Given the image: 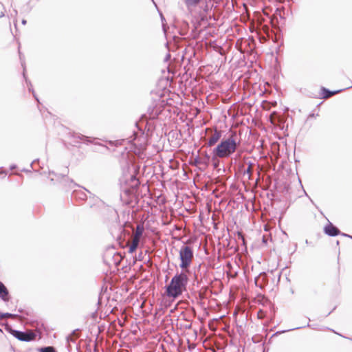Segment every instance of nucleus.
<instances>
[{
  "mask_svg": "<svg viewBox=\"0 0 352 352\" xmlns=\"http://www.w3.org/2000/svg\"><path fill=\"white\" fill-rule=\"evenodd\" d=\"M188 283V277L185 272L177 273L171 279L170 283L166 287L167 296L177 298L186 290Z\"/></svg>",
  "mask_w": 352,
  "mask_h": 352,
  "instance_id": "nucleus-1",
  "label": "nucleus"
},
{
  "mask_svg": "<svg viewBox=\"0 0 352 352\" xmlns=\"http://www.w3.org/2000/svg\"><path fill=\"white\" fill-rule=\"evenodd\" d=\"M234 134H232L226 139H223L212 151V161L217 158H228L237 149L239 143L234 138Z\"/></svg>",
  "mask_w": 352,
  "mask_h": 352,
  "instance_id": "nucleus-2",
  "label": "nucleus"
},
{
  "mask_svg": "<svg viewBox=\"0 0 352 352\" xmlns=\"http://www.w3.org/2000/svg\"><path fill=\"white\" fill-rule=\"evenodd\" d=\"M193 258V251L191 247L188 245H182L179 250V259L181 261L179 267L183 272H188V268L190 267Z\"/></svg>",
  "mask_w": 352,
  "mask_h": 352,
  "instance_id": "nucleus-3",
  "label": "nucleus"
},
{
  "mask_svg": "<svg viewBox=\"0 0 352 352\" xmlns=\"http://www.w3.org/2000/svg\"><path fill=\"white\" fill-rule=\"evenodd\" d=\"M6 330L12 335L15 338L23 342H30L36 338V333L32 331H21L13 329L9 324H6Z\"/></svg>",
  "mask_w": 352,
  "mask_h": 352,
  "instance_id": "nucleus-4",
  "label": "nucleus"
},
{
  "mask_svg": "<svg viewBox=\"0 0 352 352\" xmlns=\"http://www.w3.org/2000/svg\"><path fill=\"white\" fill-rule=\"evenodd\" d=\"M55 177L51 178V182L54 183V181H58L62 183L64 186H70L69 184H73L74 186H78L76 184L74 183L72 179H69L65 174H54Z\"/></svg>",
  "mask_w": 352,
  "mask_h": 352,
  "instance_id": "nucleus-5",
  "label": "nucleus"
},
{
  "mask_svg": "<svg viewBox=\"0 0 352 352\" xmlns=\"http://www.w3.org/2000/svg\"><path fill=\"white\" fill-rule=\"evenodd\" d=\"M221 134H222V133L221 131L215 129L213 133L212 134V135L209 138V139L208 140L207 146L209 147H211V146H214V144H216V143H217V142L221 139Z\"/></svg>",
  "mask_w": 352,
  "mask_h": 352,
  "instance_id": "nucleus-6",
  "label": "nucleus"
},
{
  "mask_svg": "<svg viewBox=\"0 0 352 352\" xmlns=\"http://www.w3.org/2000/svg\"><path fill=\"white\" fill-rule=\"evenodd\" d=\"M133 135L135 138L131 141L133 142L134 146L139 149L143 148L145 145V137L144 135V133L142 132L140 137L136 133H134Z\"/></svg>",
  "mask_w": 352,
  "mask_h": 352,
  "instance_id": "nucleus-7",
  "label": "nucleus"
},
{
  "mask_svg": "<svg viewBox=\"0 0 352 352\" xmlns=\"http://www.w3.org/2000/svg\"><path fill=\"white\" fill-rule=\"evenodd\" d=\"M324 231L326 234L330 236H336L340 233L339 229L331 223H329L324 227Z\"/></svg>",
  "mask_w": 352,
  "mask_h": 352,
  "instance_id": "nucleus-8",
  "label": "nucleus"
},
{
  "mask_svg": "<svg viewBox=\"0 0 352 352\" xmlns=\"http://www.w3.org/2000/svg\"><path fill=\"white\" fill-rule=\"evenodd\" d=\"M210 155L206 153L203 157H196L195 159H194V162H193V164L194 165H204L205 166H207L209 164V162H210Z\"/></svg>",
  "mask_w": 352,
  "mask_h": 352,
  "instance_id": "nucleus-9",
  "label": "nucleus"
},
{
  "mask_svg": "<svg viewBox=\"0 0 352 352\" xmlns=\"http://www.w3.org/2000/svg\"><path fill=\"white\" fill-rule=\"evenodd\" d=\"M0 298L3 301L8 302L9 300V292L4 284L0 281Z\"/></svg>",
  "mask_w": 352,
  "mask_h": 352,
  "instance_id": "nucleus-10",
  "label": "nucleus"
},
{
  "mask_svg": "<svg viewBox=\"0 0 352 352\" xmlns=\"http://www.w3.org/2000/svg\"><path fill=\"white\" fill-rule=\"evenodd\" d=\"M341 90H338V91H330L329 89L325 88V87H322L321 88V94H322V98H328L331 96H332L333 95L336 94H338L339 92H340Z\"/></svg>",
  "mask_w": 352,
  "mask_h": 352,
  "instance_id": "nucleus-11",
  "label": "nucleus"
},
{
  "mask_svg": "<svg viewBox=\"0 0 352 352\" xmlns=\"http://www.w3.org/2000/svg\"><path fill=\"white\" fill-rule=\"evenodd\" d=\"M72 197L76 199L82 201L85 200L87 197V194L82 190H74L72 193Z\"/></svg>",
  "mask_w": 352,
  "mask_h": 352,
  "instance_id": "nucleus-12",
  "label": "nucleus"
},
{
  "mask_svg": "<svg viewBox=\"0 0 352 352\" xmlns=\"http://www.w3.org/2000/svg\"><path fill=\"white\" fill-rule=\"evenodd\" d=\"M20 59L21 60V65L22 67H23V77L25 78V81L28 84V89L30 91H32V94L34 95V97L35 98V99L38 101L37 97L36 96L34 92V90L32 89V85L31 84V82L27 79L26 76H25V63H23V61L22 60V58L20 57Z\"/></svg>",
  "mask_w": 352,
  "mask_h": 352,
  "instance_id": "nucleus-13",
  "label": "nucleus"
},
{
  "mask_svg": "<svg viewBox=\"0 0 352 352\" xmlns=\"http://www.w3.org/2000/svg\"><path fill=\"white\" fill-rule=\"evenodd\" d=\"M201 0H184V3L188 10L196 7Z\"/></svg>",
  "mask_w": 352,
  "mask_h": 352,
  "instance_id": "nucleus-14",
  "label": "nucleus"
},
{
  "mask_svg": "<svg viewBox=\"0 0 352 352\" xmlns=\"http://www.w3.org/2000/svg\"><path fill=\"white\" fill-rule=\"evenodd\" d=\"M140 241L138 239H133L132 243L129 246V252L133 253L138 248Z\"/></svg>",
  "mask_w": 352,
  "mask_h": 352,
  "instance_id": "nucleus-15",
  "label": "nucleus"
},
{
  "mask_svg": "<svg viewBox=\"0 0 352 352\" xmlns=\"http://www.w3.org/2000/svg\"><path fill=\"white\" fill-rule=\"evenodd\" d=\"M254 166V163L249 162H248V166L247 169H245L243 172V175H248V179H251V176L252 174V166Z\"/></svg>",
  "mask_w": 352,
  "mask_h": 352,
  "instance_id": "nucleus-16",
  "label": "nucleus"
},
{
  "mask_svg": "<svg viewBox=\"0 0 352 352\" xmlns=\"http://www.w3.org/2000/svg\"><path fill=\"white\" fill-rule=\"evenodd\" d=\"M143 231H144L143 226H140V225L137 226L135 233V236L133 239H138L140 240V237L142 235Z\"/></svg>",
  "mask_w": 352,
  "mask_h": 352,
  "instance_id": "nucleus-17",
  "label": "nucleus"
},
{
  "mask_svg": "<svg viewBox=\"0 0 352 352\" xmlns=\"http://www.w3.org/2000/svg\"><path fill=\"white\" fill-rule=\"evenodd\" d=\"M74 138H76L78 140H82L85 142H92L88 136L80 135V134H74L72 135Z\"/></svg>",
  "mask_w": 352,
  "mask_h": 352,
  "instance_id": "nucleus-18",
  "label": "nucleus"
},
{
  "mask_svg": "<svg viewBox=\"0 0 352 352\" xmlns=\"http://www.w3.org/2000/svg\"><path fill=\"white\" fill-rule=\"evenodd\" d=\"M38 352H57L54 346H48L38 349Z\"/></svg>",
  "mask_w": 352,
  "mask_h": 352,
  "instance_id": "nucleus-19",
  "label": "nucleus"
},
{
  "mask_svg": "<svg viewBox=\"0 0 352 352\" xmlns=\"http://www.w3.org/2000/svg\"><path fill=\"white\" fill-rule=\"evenodd\" d=\"M17 316H18V315H16V314L0 312V320H2L3 318H16Z\"/></svg>",
  "mask_w": 352,
  "mask_h": 352,
  "instance_id": "nucleus-20",
  "label": "nucleus"
},
{
  "mask_svg": "<svg viewBox=\"0 0 352 352\" xmlns=\"http://www.w3.org/2000/svg\"><path fill=\"white\" fill-rule=\"evenodd\" d=\"M131 179L135 182V186H138L139 184V181L136 179L135 176L131 175Z\"/></svg>",
  "mask_w": 352,
  "mask_h": 352,
  "instance_id": "nucleus-21",
  "label": "nucleus"
},
{
  "mask_svg": "<svg viewBox=\"0 0 352 352\" xmlns=\"http://www.w3.org/2000/svg\"><path fill=\"white\" fill-rule=\"evenodd\" d=\"M1 6H2L3 10L0 13V18H2L5 16V12H6L5 8L3 4H1Z\"/></svg>",
  "mask_w": 352,
  "mask_h": 352,
  "instance_id": "nucleus-22",
  "label": "nucleus"
},
{
  "mask_svg": "<svg viewBox=\"0 0 352 352\" xmlns=\"http://www.w3.org/2000/svg\"><path fill=\"white\" fill-rule=\"evenodd\" d=\"M212 162H213L214 167V168H217V167L219 166V160H218V158H217V160H216L212 161Z\"/></svg>",
  "mask_w": 352,
  "mask_h": 352,
  "instance_id": "nucleus-23",
  "label": "nucleus"
},
{
  "mask_svg": "<svg viewBox=\"0 0 352 352\" xmlns=\"http://www.w3.org/2000/svg\"><path fill=\"white\" fill-rule=\"evenodd\" d=\"M318 116V113H316V114H315V113H310V114L309 115V116H308V119H309V118H315V117H316V116Z\"/></svg>",
  "mask_w": 352,
  "mask_h": 352,
  "instance_id": "nucleus-24",
  "label": "nucleus"
},
{
  "mask_svg": "<svg viewBox=\"0 0 352 352\" xmlns=\"http://www.w3.org/2000/svg\"><path fill=\"white\" fill-rule=\"evenodd\" d=\"M300 328H301V327H295V328H293V329H289V331L295 330V329H300ZM286 331H288V330L283 331L282 332H286Z\"/></svg>",
  "mask_w": 352,
  "mask_h": 352,
  "instance_id": "nucleus-25",
  "label": "nucleus"
},
{
  "mask_svg": "<svg viewBox=\"0 0 352 352\" xmlns=\"http://www.w3.org/2000/svg\"><path fill=\"white\" fill-rule=\"evenodd\" d=\"M10 168L11 170H14L16 168V166L15 164H13V165H11Z\"/></svg>",
  "mask_w": 352,
  "mask_h": 352,
  "instance_id": "nucleus-26",
  "label": "nucleus"
},
{
  "mask_svg": "<svg viewBox=\"0 0 352 352\" xmlns=\"http://www.w3.org/2000/svg\"><path fill=\"white\" fill-rule=\"evenodd\" d=\"M342 234L343 236H347V237H349V238L352 239V236H350V235H349V234Z\"/></svg>",
  "mask_w": 352,
  "mask_h": 352,
  "instance_id": "nucleus-27",
  "label": "nucleus"
},
{
  "mask_svg": "<svg viewBox=\"0 0 352 352\" xmlns=\"http://www.w3.org/2000/svg\"><path fill=\"white\" fill-rule=\"evenodd\" d=\"M68 341H72L73 342L74 341V339L71 337V336H69L68 338H67Z\"/></svg>",
  "mask_w": 352,
  "mask_h": 352,
  "instance_id": "nucleus-28",
  "label": "nucleus"
},
{
  "mask_svg": "<svg viewBox=\"0 0 352 352\" xmlns=\"http://www.w3.org/2000/svg\"><path fill=\"white\" fill-rule=\"evenodd\" d=\"M26 23H27L26 20H25V19L22 20V24L25 25Z\"/></svg>",
  "mask_w": 352,
  "mask_h": 352,
  "instance_id": "nucleus-29",
  "label": "nucleus"
},
{
  "mask_svg": "<svg viewBox=\"0 0 352 352\" xmlns=\"http://www.w3.org/2000/svg\"><path fill=\"white\" fill-rule=\"evenodd\" d=\"M208 6L206 5V8H205V9H204V10H205L206 12H207V11H208Z\"/></svg>",
  "mask_w": 352,
  "mask_h": 352,
  "instance_id": "nucleus-30",
  "label": "nucleus"
},
{
  "mask_svg": "<svg viewBox=\"0 0 352 352\" xmlns=\"http://www.w3.org/2000/svg\"><path fill=\"white\" fill-rule=\"evenodd\" d=\"M258 279V278H255V283H256V284H257Z\"/></svg>",
  "mask_w": 352,
  "mask_h": 352,
  "instance_id": "nucleus-31",
  "label": "nucleus"
},
{
  "mask_svg": "<svg viewBox=\"0 0 352 352\" xmlns=\"http://www.w3.org/2000/svg\"><path fill=\"white\" fill-rule=\"evenodd\" d=\"M170 55L168 54V56L166 58V60L168 59L170 57Z\"/></svg>",
  "mask_w": 352,
  "mask_h": 352,
  "instance_id": "nucleus-32",
  "label": "nucleus"
},
{
  "mask_svg": "<svg viewBox=\"0 0 352 352\" xmlns=\"http://www.w3.org/2000/svg\"><path fill=\"white\" fill-rule=\"evenodd\" d=\"M15 14H17V11L16 10H14Z\"/></svg>",
  "mask_w": 352,
  "mask_h": 352,
  "instance_id": "nucleus-33",
  "label": "nucleus"
},
{
  "mask_svg": "<svg viewBox=\"0 0 352 352\" xmlns=\"http://www.w3.org/2000/svg\"><path fill=\"white\" fill-rule=\"evenodd\" d=\"M74 142H75V143H77V142H78V140H75V141H74Z\"/></svg>",
  "mask_w": 352,
  "mask_h": 352,
  "instance_id": "nucleus-34",
  "label": "nucleus"
},
{
  "mask_svg": "<svg viewBox=\"0 0 352 352\" xmlns=\"http://www.w3.org/2000/svg\"><path fill=\"white\" fill-rule=\"evenodd\" d=\"M36 160L33 161V162H32V165L34 163H35V162H36Z\"/></svg>",
  "mask_w": 352,
  "mask_h": 352,
  "instance_id": "nucleus-35",
  "label": "nucleus"
}]
</instances>
